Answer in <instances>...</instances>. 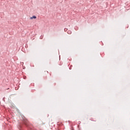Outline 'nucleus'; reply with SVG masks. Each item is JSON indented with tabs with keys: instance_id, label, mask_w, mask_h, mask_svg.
<instances>
[{
	"instance_id": "f257e3e1",
	"label": "nucleus",
	"mask_w": 130,
	"mask_h": 130,
	"mask_svg": "<svg viewBox=\"0 0 130 130\" xmlns=\"http://www.w3.org/2000/svg\"><path fill=\"white\" fill-rule=\"evenodd\" d=\"M36 16H33L32 17H30V19L32 20V19H36Z\"/></svg>"
},
{
	"instance_id": "f03ea898",
	"label": "nucleus",
	"mask_w": 130,
	"mask_h": 130,
	"mask_svg": "<svg viewBox=\"0 0 130 130\" xmlns=\"http://www.w3.org/2000/svg\"><path fill=\"white\" fill-rule=\"evenodd\" d=\"M24 122L25 124L26 125H27V122H28V121H27V120H24Z\"/></svg>"
}]
</instances>
